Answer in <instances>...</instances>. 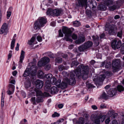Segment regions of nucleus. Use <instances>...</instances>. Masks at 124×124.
<instances>
[{
	"label": "nucleus",
	"instance_id": "56",
	"mask_svg": "<svg viewBox=\"0 0 124 124\" xmlns=\"http://www.w3.org/2000/svg\"><path fill=\"white\" fill-rule=\"evenodd\" d=\"M105 73L108 76H110L112 74L109 71H107Z\"/></svg>",
	"mask_w": 124,
	"mask_h": 124
},
{
	"label": "nucleus",
	"instance_id": "34",
	"mask_svg": "<svg viewBox=\"0 0 124 124\" xmlns=\"http://www.w3.org/2000/svg\"><path fill=\"white\" fill-rule=\"evenodd\" d=\"M80 25V23L78 21H75L73 22V25L74 26L76 27L79 26Z\"/></svg>",
	"mask_w": 124,
	"mask_h": 124
},
{
	"label": "nucleus",
	"instance_id": "22",
	"mask_svg": "<svg viewBox=\"0 0 124 124\" xmlns=\"http://www.w3.org/2000/svg\"><path fill=\"white\" fill-rule=\"evenodd\" d=\"M32 68H34L35 69H34V70L32 71L31 73H30V75L32 76H34L37 73V71L36 70V67L35 65H32V66L31 67V69H32Z\"/></svg>",
	"mask_w": 124,
	"mask_h": 124
},
{
	"label": "nucleus",
	"instance_id": "2",
	"mask_svg": "<svg viewBox=\"0 0 124 124\" xmlns=\"http://www.w3.org/2000/svg\"><path fill=\"white\" fill-rule=\"evenodd\" d=\"M47 22V20L45 18L40 17L35 21L34 24L35 30H39L44 26Z\"/></svg>",
	"mask_w": 124,
	"mask_h": 124
},
{
	"label": "nucleus",
	"instance_id": "11",
	"mask_svg": "<svg viewBox=\"0 0 124 124\" xmlns=\"http://www.w3.org/2000/svg\"><path fill=\"white\" fill-rule=\"evenodd\" d=\"M52 77V75L51 74H48L46 76V78L47 79V81L45 83V87L47 89H48L51 86L50 81V80L51 79V78Z\"/></svg>",
	"mask_w": 124,
	"mask_h": 124
},
{
	"label": "nucleus",
	"instance_id": "31",
	"mask_svg": "<svg viewBox=\"0 0 124 124\" xmlns=\"http://www.w3.org/2000/svg\"><path fill=\"white\" fill-rule=\"evenodd\" d=\"M34 91L36 93V95L37 96H42L43 95V94L41 92L39 91V90L35 89Z\"/></svg>",
	"mask_w": 124,
	"mask_h": 124
},
{
	"label": "nucleus",
	"instance_id": "54",
	"mask_svg": "<svg viewBox=\"0 0 124 124\" xmlns=\"http://www.w3.org/2000/svg\"><path fill=\"white\" fill-rule=\"evenodd\" d=\"M4 104V99H1V106L2 107H3Z\"/></svg>",
	"mask_w": 124,
	"mask_h": 124
},
{
	"label": "nucleus",
	"instance_id": "20",
	"mask_svg": "<svg viewBox=\"0 0 124 124\" xmlns=\"http://www.w3.org/2000/svg\"><path fill=\"white\" fill-rule=\"evenodd\" d=\"M58 90L57 87L55 86H53L51 88V93L52 94H54L57 93Z\"/></svg>",
	"mask_w": 124,
	"mask_h": 124
},
{
	"label": "nucleus",
	"instance_id": "27",
	"mask_svg": "<svg viewBox=\"0 0 124 124\" xmlns=\"http://www.w3.org/2000/svg\"><path fill=\"white\" fill-rule=\"evenodd\" d=\"M53 10L48 8L46 12V14L47 15H53Z\"/></svg>",
	"mask_w": 124,
	"mask_h": 124
},
{
	"label": "nucleus",
	"instance_id": "55",
	"mask_svg": "<svg viewBox=\"0 0 124 124\" xmlns=\"http://www.w3.org/2000/svg\"><path fill=\"white\" fill-rule=\"evenodd\" d=\"M108 114L109 116H111L113 114V112L112 111H109L108 112Z\"/></svg>",
	"mask_w": 124,
	"mask_h": 124
},
{
	"label": "nucleus",
	"instance_id": "4",
	"mask_svg": "<svg viewBox=\"0 0 124 124\" xmlns=\"http://www.w3.org/2000/svg\"><path fill=\"white\" fill-rule=\"evenodd\" d=\"M106 116L104 115L99 116L92 115V120L94 124H100L101 122H103L106 118Z\"/></svg>",
	"mask_w": 124,
	"mask_h": 124
},
{
	"label": "nucleus",
	"instance_id": "62",
	"mask_svg": "<svg viewBox=\"0 0 124 124\" xmlns=\"http://www.w3.org/2000/svg\"><path fill=\"white\" fill-rule=\"evenodd\" d=\"M19 45L18 43H17V44L16 46V50L18 51L19 49Z\"/></svg>",
	"mask_w": 124,
	"mask_h": 124
},
{
	"label": "nucleus",
	"instance_id": "13",
	"mask_svg": "<svg viewBox=\"0 0 124 124\" xmlns=\"http://www.w3.org/2000/svg\"><path fill=\"white\" fill-rule=\"evenodd\" d=\"M7 28L6 23H4L0 30V34H2L4 33L5 34H6L7 32Z\"/></svg>",
	"mask_w": 124,
	"mask_h": 124
},
{
	"label": "nucleus",
	"instance_id": "15",
	"mask_svg": "<svg viewBox=\"0 0 124 124\" xmlns=\"http://www.w3.org/2000/svg\"><path fill=\"white\" fill-rule=\"evenodd\" d=\"M116 90V89H111L107 92L109 96L111 97L115 94Z\"/></svg>",
	"mask_w": 124,
	"mask_h": 124
},
{
	"label": "nucleus",
	"instance_id": "42",
	"mask_svg": "<svg viewBox=\"0 0 124 124\" xmlns=\"http://www.w3.org/2000/svg\"><path fill=\"white\" fill-rule=\"evenodd\" d=\"M71 37L73 39L75 40L77 39L78 36L76 34L73 33L71 36Z\"/></svg>",
	"mask_w": 124,
	"mask_h": 124
},
{
	"label": "nucleus",
	"instance_id": "24",
	"mask_svg": "<svg viewBox=\"0 0 124 124\" xmlns=\"http://www.w3.org/2000/svg\"><path fill=\"white\" fill-rule=\"evenodd\" d=\"M57 80L56 81V79L55 77H53L50 80V83H51L53 85H55L57 86Z\"/></svg>",
	"mask_w": 124,
	"mask_h": 124
},
{
	"label": "nucleus",
	"instance_id": "51",
	"mask_svg": "<svg viewBox=\"0 0 124 124\" xmlns=\"http://www.w3.org/2000/svg\"><path fill=\"white\" fill-rule=\"evenodd\" d=\"M37 39L39 41L41 42V41L42 40V38L40 36H38L37 37Z\"/></svg>",
	"mask_w": 124,
	"mask_h": 124
},
{
	"label": "nucleus",
	"instance_id": "58",
	"mask_svg": "<svg viewBox=\"0 0 124 124\" xmlns=\"http://www.w3.org/2000/svg\"><path fill=\"white\" fill-rule=\"evenodd\" d=\"M64 120V119H63L62 118L61 119L58 120L57 121V122L58 124H59L60 123L62 122H63Z\"/></svg>",
	"mask_w": 124,
	"mask_h": 124
},
{
	"label": "nucleus",
	"instance_id": "9",
	"mask_svg": "<svg viewBox=\"0 0 124 124\" xmlns=\"http://www.w3.org/2000/svg\"><path fill=\"white\" fill-rule=\"evenodd\" d=\"M106 27H110L108 31V33L110 35H113L116 33V31L117 29V27L115 25H110L109 24H107L106 25Z\"/></svg>",
	"mask_w": 124,
	"mask_h": 124
},
{
	"label": "nucleus",
	"instance_id": "10",
	"mask_svg": "<svg viewBox=\"0 0 124 124\" xmlns=\"http://www.w3.org/2000/svg\"><path fill=\"white\" fill-rule=\"evenodd\" d=\"M116 42V40L114 39L111 43L112 47L114 49L120 48L121 46V42L120 40L118 41L117 43Z\"/></svg>",
	"mask_w": 124,
	"mask_h": 124
},
{
	"label": "nucleus",
	"instance_id": "37",
	"mask_svg": "<svg viewBox=\"0 0 124 124\" xmlns=\"http://www.w3.org/2000/svg\"><path fill=\"white\" fill-rule=\"evenodd\" d=\"M116 7L115 5H113L112 6L109 7V10L111 11H113L115 10L116 8Z\"/></svg>",
	"mask_w": 124,
	"mask_h": 124
},
{
	"label": "nucleus",
	"instance_id": "25",
	"mask_svg": "<svg viewBox=\"0 0 124 124\" xmlns=\"http://www.w3.org/2000/svg\"><path fill=\"white\" fill-rule=\"evenodd\" d=\"M92 38H93V40L94 42H96V43L97 42L98 44L97 45H99V43L98 42L99 37L97 36L96 35V36H92Z\"/></svg>",
	"mask_w": 124,
	"mask_h": 124
},
{
	"label": "nucleus",
	"instance_id": "19",
	"mask_svg": "<svg viewBox=\"0 0 124 124\" xmlns=\"http://www.w3.org/2000/svg\"><path fill=\"white\" fill-rule=\"evenodd\" d=\"M93 44V43L92 41H88L85 43L84 45L86 49L91 47Z\"/></svg>",
	"mask_w": 124,
	"mask_h": 124
},
{
	"label": "nucleus",
	"instance_id": "29",
	"mask_svg": "<svg viewBox=\"0 0 124 124\" xmlns=\"http://www.w3.org/2000/svg\"><path fill=\"white\" fill-rule=\"evenodd\" d=\"M84 119L82 117H80L78 121H77L76 124H84Z\"/></svg>",
	"mask_w": 124,
	"mask_h": 124
},
{
	"label": "nucleus",
	"instance_id": "5",
	"mask_svg": "<svg viewBox=\"0 0 124 124\" xmlns=\"http://www.w3.org/2000/svg\"><path fill=\"white\" fill-rule=\"evenodd\" d=\"M87 0H76L75 1V8L79 9L80 7H85V9L87 7Z\"/></svg>",
	"mask_w": 124,
	"mask_h": 124
},
{
	"label": "nucleus",
	"instance_id": "43",
	"mask_svg": "<svg viewBox=\"0 0 124 124\" xmlns=\"http://www.w3.org/2000/svg\"><path fill=\"white\" fill-rule=\"evenodd\" d=\"M27 120L25 119H23L21 121L19 124H27L26 122Z\"/></svg>",
	"mask_w": 124,
	"mask_h": 124
},
{
	"label": "nucleus",
	"instance_id": "63",
	"mask_svg": "<svg viewBox=\"0 0 124 124\" xmlns=\"http://www.w3.org/2000/svg\"><path fill=\"white\" fill-rule=\"evenodd\" d=\"M63 106V105L62 104H59L58 105V107L60 108H62Z\"/></svg>",
	"mask_w": 124,
	"mask_h": 124
},
{
	"label": "nucleus",
	"instance_id": "46",
	"mask_svg": "<svg viewBox=\"0 0 124 124\" xmlns=\"http://www.w3.org/2000/svg\"><path fill=\"white\" fill-rule=\"evenodd\" d=\"M11 12H7V18L8 19L9 18V17L11 15Z\"/></svg>",
	"mask_w": 124,
	"mask_h": 124
},
{
	"label": "nucleus",
	"instance_id": "30",
	"mask_svg": "<svg viewBox=\"0 0 124 124\" xmlns=\"http://www.w3.org/2000/svg\"><path fill=\"white\" fill-rule=\"evenodd\" d=\"M35 39V37H32L30 40H28V44L30 45H32V43L34 41Z\"/></svg>",
	"mask_w": 124,
	"mask_h": 124
},
{
	"label": "nucleus",
	"instance_id": "39",
	"mask_svg": "<svg viewBox=\"0 0 124 124\" xmlns=\"http://www.w3.org/2000/svg\"><path fill=\"white\" fill-rule=\"evenodd\" d=\"M102 97L104 99H107L108 98V96L107 95L105 92H103L101 95Z\"/></svg>",
	"mask_w": 124,
	"mask_h": 124
},
{
	"label": "nucleus",
	"instance_id": "23",
	"mask_svg": "<svg viewBox=\"0 0 124 124\" xmlns=\"http://www.w3.org/2000/svg\"><path fill=\"white\" fill-rule=\"evenodd\" d=\"M89 1L90 3V5H92V8L96 7L97 6V3L94 0H90Z\"/></svg>",
	"mask_w": 124,
	"mask_h": 124
},
{
	"label": "nucleus",
	"instance_id": "41",
	"mask_svg": "<svg viewBox=\"0 0 124 124\" xmlns=\"http://www.w3.org/2000/svg\"><path fill=\"white\" fill-rule=\"evenodd\" d=\"M56 62L58 63H61L62 61V59L60 57L57 58L55 60Z\"/></svg>",
	"mask_w": 124,
	"mask_h": 124
},
{
	"label": "nucleus",
	"instance_id": "52",
	"mask_svg": "<svg viewBox=\"0 0 124 124\" xmlns=\"http://www.w3.org/2000/svg\"><path fill=\"white\" fill-rule=\"evenodd\" d=\"M110 121V120L109 118L107 119L105 121L106 124H108Z\"/></svg>",
	"mask_w": 124,
	"mask_h": 124
},
{
	"label": "nucleus",
	"instance_id": "6",
	"mask_svg": "<svg viewBox=\"0 0 124 124\" xmlns=\"http://www.w3.org/2000/svg\"><path fill=\"white\" fill-rule=\"evenodd\" d=\"M67 79V77L64 78L61 83V80H58L56 84L57 86L62 89L66 88L67 87V84L69 82V81H67L66 80Z\"/></svg>",
	"mask_w": 124,
	"mask_h": 124
},
{
	"label": "nucleus",
	"instance_id": "28",
	"mask_svg": "<svg viewBox=\"0 0 124 124\" xmlns=\"http://www.w3.org/2000/svg\"><path fill=\"white\" fill-rule=\"evenodd\" d=\"M43 72L41 70H39L38 73V77L39 78H42L44 76Z\"/></svg>",
	"mask_w": 124,
	"mask_h": 124
},
{
	"label": "nucleus",
	"instance_id": "59",
	"mask_svg": "<svg viewBox=\"0 0 124 124\" xmlns=\"http://www.w3.org/2000/svg\"><path fill=\"white\" fill-rule=\"evenodd\" d=\"M51 67V66L50 65H48L46 66V69L47 70H49Z\"/></svg>",
	"mask_w": 124,
	"mask_h": 124
},
{
	"label": "nucleus",
	"instance_id": "47",
	"mask_svg": "<svg viewBox=\"0 0 124 124\" xmlns=\"http://www.w3.org/2000/svg\"><path fill=\"white\" fill-rule=\"evenodd\" d=\"M58 69L60 71H62L63 69L64 68V66L62 65H60L58 67Z\"/></svg>",
	"mask_w": 124,
	"mask_h": 124
},
{
	"label": "nucleus",
	"instance_id": "60",
	"mask_svg": "<svg viewBox=\"0 0 124 124\" xmlns=\"http://www.w3.org/2000/svg\"><path fill=\"white\" fill-rule=\"evenodd\" d=\"M62 74L63 76H66L68 75L67 72L65 71H63Z\"/></svg>",
	"mask_w": 124,
	"mask_h": 124
},
{
	"label": "nucleus",
	"instance_id": "38",
	"mask_svg": "<svg viewBox=\"0 0 124 124\" xmlns=\"http://www.w3.org/2000/svg\"><path fill=\"white\" fill-rule=\"evenodd\" d=\"M86 13L88 17H90L91 16V11L90 10L87 9L86 11Z\"/></svg>",
	"mask_w": 124,
	"mask_h": 124
},
{
	"label": "nucleus",
	"instance_id": "45",
	"mask_svg": "<svg viewBox=\"0 0 124 124\" xmlns=\"http://www.w3.org/2000/svg\"><path fill=\"white\" fill-rule=\"evenodd\" d=\"M122 31H121L120 32H118L117 34V36L119 37L121 39L122 37Z\"/></svg>",
	"mask_w": 124,
	"mask_h": 124
},
{
	"label": "nucleus",
	"instance_id": "50",
	"mask_svg": "<svg viewBox=\"0 0 124 124\" xmlns=\"http://www.w3.org/2000/svg\"><path fill=\"white\" fill-rule=\"evenodd\" d=\"M29 75V72L25 70L23 74V76L24 77H25L27 76H28Z\"/></svg>",
	"mask_w": 124,
	"mask_h": 124
},
{
	"label": "nucleus",
	"instance_id": "3",
	"mask_svg": "<svg viewBox=\"0 0 124 124\" xmlns=\"http://www.w3.org/2000/svg\"><path fill=\"white\" fill-rule=\"evenodd\" d=\"M62 31L65 34L64 39L67 41H69L72 42V40L71 39V36L72 31L71 30L68 28L64 27L62 29Z\"/></svg>",
	"mask_w": 124,
	"mask_h": 124
},
{
	"label": "nucleus",
	"instance_id": "33",
	"mask_svg": "<svg viewBox=\"0 0 124 124\" xmlns=\"http://www.w3.org/2000/svg\"><path fill=\"white\" fill-rule=\"evenodd\" d=\"M78 50L80 52H82L84 50L86 49L85 48V47L84 45V44L78 47Z\"/></svg>",
	"mask_w": 124,
	"mask_h": 124
},
{
	"label": "nucleus",
	"instance_id": "49",
	"mask_svg": "<svg viewBox=\"0 0 124 124\" xmlns=\"http://www.w3.org/2000/svg\"><path fill=\"white\" fill-rule=\"evenodd\" d=\"M36 101L37 103L41 102L42 101V100L40 97H38L37 98Z\"/></svg>",
	"mask_w": 124,
	"mask_h": 124
},
{
	"label": "nucleus",
	"instance_id": "64",
	"mask_svg": "<svg viewBox=\"0 0 124 124\" xmlns=\"http://www.w3.org/2000/svg\"><path fill=\"white\" fill-rule=\"evenodd\" d=\"M110 124H117V123L116 120H114L112 121V123Z\"/></svg>",
	"mask_w": 124,
	"mask_h": 124
},
{
	"label": "nucleus",
	"instance_id": "40",
	"mask_svg": "<svg viewBox=\"0 0 124 124\" xmlns=\"http://www.w3.org/2000/svg\"><path fill=\"white\" fill-rule=\"evenodd\" d=\"M60 116V114L58 113L55 112L52 115V117H59Z\"/></svg>",
	"mask_w": 124,
	"mask_h": 124
},
{
	"label": "nucleus",
	"instance_id": "14",
	"mask_svg": "<svg viewBox=\"0 0 124 124\" xmlns=\"http://www.w3.org/2000/svg\"><path fill=\"white\" fill-rule=\"evenodd\" d=\"M36 87L38 89L41 88L43 85V83L42 81L38 80L35 82Z\"/></svg>",
	"mask_w": 124,
	"mask_h": 124
},
{
	"label": "nucleus",
	"instance_id": "18",
	"mask_svg": "<svg viewBox=\"0 0 124 124\" xmlns=\"http://www.w3.org/2000/svg\"><path fill=\"white\" fill-rule=\"evenodd\" d=\"M85 41V39L84 37L80 36L79 37L78 40L75 41V42L76 44H80L84 42Z\"/></svg>",
	"mask_w": 124,
	"mask_h": 124
},
{
	"label": "nucleus",
	"instance_id": "35",
	"mask_svg": "<svg viewBox=\"0 0 124 124\" xmlns=\"http://www.w3.org/2000/svg\"><path fill=\"white\" fill-rule=\"evenodd\" d=\"M15 41L16 40L15 39H13L11 42V48L12 49H13L14 48Z\"/></svg>",
	"mask_w": 124,
	"mask_h": 124
},
{
	"label": "nucleus",
	"instance_id": "16",
	"mask_svg": "<svg viewBox=\"0 0 124 124\" xmlns=\"http://www.w3.org/2000/svg\"><path fill=\"white\" fill-rule=\"evenodd\" d=\"M25 52L23 50L21 51V55L20 57V59L19 62V66L21 67L22 66V63L23 62V60L24 58V55Z\"/></svg>",
	"mask_w": 124,
	"mask_h": 124
},
{
	"label": "nucleus",
	"instance_id": "12",
	"mask_svg": "<svg viewBox=\"0 0 124 124\" xmlns=\"http://www.w3.org/2000/svg\"><path fill=\"white\" fill-rule=\"evenodd\" d=\"M116 61L115 62H113L112 63V65L113 69V71L115 72L119 70L120 68V67L119 65L116 63Z\"/></svg>",
	"mask_w": 124,
	"mask_h": 124
},
{
	"label": "nucleus",
	"instance_id": "1",
	"mask_svg": "<svg viewBox=\"0 0 124 124\" xmlns=\"http://www.w3.org/2000/svg\"><path fill=\"white\" fill-rule=\"evenodd\" d=\"M89 69L87 66L81 64L76 69L70 73V78L69 79L67 77V81H69L68 83L70 85H73L76 83L75 75L79 78L81 77L84 79H86L88 78V74L89 72Z\"/></svg>",
	"mask_w": 124,
	"mask_h": 124
},
{
	"label": "nucleus",
	"instance_id": "8",
	"mask_svg": "<svg viewBox=\"0 0 124 124\" xmlns=\"http://www.w3.org/2000/svg\"><path fill=\"white\" fill-rule=\"evenodd\" d=\"M49 59L48 57H44L39 61L38 65L39 67L44 66L49 62Z\"/></svg>",
	"mask_w": 124,
	"mask_h": 124
},
{
	"label": "nucleus",
	"instance_id": "53",
	"mask_svg": "<svg viewBox=\"0 0 124 124\" xmlns=\"http://www.w3.org/2000/svg\"><path fill=\"white\" fill-rule=\"evenodd\" d=\"M59 35L61 37H62L63 36V34L62 33L61 30H60L59 31Z\"/></svg>",
	"mask_w": 124,
	"mask_h": 124
},
{
	"label": "nucleus",
	"instance_id": "17",
	"mask_svg": "<svg viewBox=\"0 0 124 124\" xmlns=\"http://www.w3.org/2000/svg\"><path fill=\"white\" fill-rule=\"evenodd\" d=\"M10 89L7 92L8 94L10 95L14 93L15 89V86L12 84L9 85Z\"/></svg>",
	"mask_w": 124,
	"mask_h": 124
},
{
	"label": "nucleus",
	"instance_id": "7",
	"mask_svg": "<svg viewBox=\"0 0 124 124\" xmlns=\"http://www.w3.org/2000/svg\"><path fill=\"white\" fill-rule=\"evenodd\" d=\"M106 76L104 74H102L99 76L98 77H96L93 78V81L97 85H100V83L102 82L104 80Z\"/></svg>",
	"mask_w": 124,
	"mask_h": 124
},
{
	"label": "nucleus",
	"instance_id": "21",
	"mask_svg": "<svg viewBox=\"0 0 124 124\" xmlns=\"http://www.w3.org/2000/svg\"><path fill=\"white\" fill-rule=\"evenodd\" d=\"M53 15L57 16L59 15L61 13V11L59 9H56L53 10Z\"/></svg>",
	"mask_w": 124,
	"mask_h": 124
},
{
	"label": "nucleus",
	"instance_id": "26",
	"mask_svg": "<svg viewBox=\"0 0 124 124\" xmlns=\"http://www.w3.org/2000/svg\"><path fill=\"white\" fill-rule=\"evenodd\" d=\"M117 88L118 91L120 92L123 91L124 90V88L122 85H118Z\"/></svg>",
	"mask_w": 124,
	"mask_h": 124
},
{
	"label": "nucleus",
	"instance_id": "48",
	"mask_svg": "<svg viewBox=\"0 0 124 124\" xmlns=\"http://www.w3.org/2000/svg\"><path fill=\"white\" fill-rule=\"evenodd\" d=\"M35 97H32L31 98V101L32 102L33 104H36V102L35 101Z\"/></svg>",
	"mask_w": 124,
	"mask_h": 124
},
{
	"label": "nucleus",
	"instance_id": "44",
	"mask_svg": "<svg viewBox=\"0 0 124 124\" xmlns=\"http://www.w3.org/2000/svg\"><path fill=\"white\" fill-rule=\"evenodd\" d=\"M121 52L122 54H124V43H123L122 45Z\"/></svg>",
	"mask_w": 124,
	"mask_h": 124
},
{
	"label": "nucleus",
	"instance_id": "36",
	"mask_svg": "<svg viewBox=\"0 0 124 124\" xmlns=\"http://www.w3.org/2000/svg\"><path fill=\"white\" fill-rule=\"evenodd\" d=\"M79 64V63L76 61H73L71 64V67H72L74 66H76Z\"/></svg>",
	"mask_w": 124,
	"mask_h": 124
},
{
	"label": "nucleus",
	"instance_id": "32",
	"mask_svg": "<svg viewBox=\"0 0 124 124\" xmlns=\"http://www.w3.org/2000/svg\"><path fill=\"white\" fill-rule=\"evenodd\" d=\"M25 87L26 88H28L31 86V83L29 81H26L25 83Z\"/></svg>",
	"mask_w": 124,
	"mask_h": 124
},
{
	"label": "nucleus",
	"instance_id": "61",
	"mask_svg": "<svg viewBox=\"0 0 124 124\" xmlns=\"http://www.w3.org/2000/svg\"><path fill=\"white\" fill-rule=\"evenodd\" d=\"M10 83L11 84H15V81L14 80L10 79Z\"/></svg>",
	"mask_w": 124,
	"mask_h": 124
},
{
	"label": "nucleus",
	"instance_id": "57",
	"mask_svg": "<svg viewBox=\"0 0 124 124\" xmlns=\"http://www.w3.org/2000/svg\"><path fill=\"white\" fill-rule=\"evenodd\" d=\"M43 95L44 96L46 97L49 96L50 95L49 93L45 92L44 93Z\"/></svg>",
	"mask_w": 124,
	"mask_h": 124
}]
</instances>
